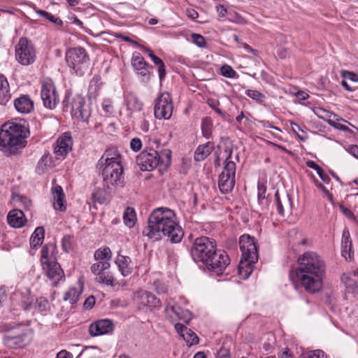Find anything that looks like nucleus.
Returning a JSON list of instances; mask_svg holds the SVG:
<instances>
[{
  "label": "nucleus",
  "mask_w": 358,
  "mask_h": 358,
  "mask_svg": "<svg viewBox=\"0 0 358 358\" xmlns=\"http://www.w3.org/2000/svg\"><path fill=\"white\" fill-rule=\"evenodd\" d=\"M232 152L233 150L230 148H227L224 150L227 156L224 162L225 164L218 180L219 189L223 194L231 192L236 182L235 176L236 166L235 162L231 159Z\"/></svg>",
  "instance_id": "obj_7"
},
{
  "label": "nucleus",
  "mask_w": 358,
  "mask_h": 358,
  "mask_svg": "<svg viewBox=\"0 0 358 358\" xmlns=\"http://www.w3.org/2000/svg\"><path fill=\"white\" fill-rule=\"evenodd\" d=\"M50 164V157L48 155H43L39 162H38L36 166V171L39 174H41L45 172L48 166Z\"/></svg>",
  "instance_id": "obj_47"
},
{
  "label": "nucleus",
  "mask_w": 358,
  "mask_h": 358,
  "mask_svg": "<svg viewBox=\"0 0 358 358\" xmlns=\"http://www.w3.org/2000/svg\"><path fill=\"white\" fill-rule=\"evenodd\" d=\"M42 268L54 286H56L60 281L65 279L63 269L61 268L60 264L55 260L48 264L43 263Z\"/></svg>",
  "instance_id": "obj_16"
},
{
  "label": "nucleus",
  "mask_w": 358,
  "mask_h": 358,
  "mask_svg": "<svg viewBox=\"0 0 358 358\" xmlns=\"http://www.w3.org/2000/svg\"><path fill=\"white\" fill-rule=\"evenodd\" d=\"M170 310L179 320H182L187 324H188L192 318L190 311L187 309H182L178 305L172 306Z\"/></svg>",
  "instance_id": "obj_33"
},
{
  "label": "nucleus",
  "mask_w": 358,
  "mask_h": 358,
  "mask_svg": "<svg viewBox=\"0 0 358 358\" xmlns=\"http://www.w3.org/2000/svg\"><path fill=\"white\" fill-rule=\"evenodd\" d=\"M334 117L336 118L335 120L331 119V120H329V124L331 127L341 131H350L349 128L346 125L341 123V121L348 122L346 120H343V118H338V116Z\"/></svg>",
  "instance_id": "obj_48"
},
{
  "label": "nucleus",
  "mask_w": 358,
  "mask_h": 358,
  "mask_svg": "<svg viewBox=\"0 0 358 358\" xmlns=\"http://www.w3.org/2000/svg\"><path fill=\"white\" fill-rule=\"evenodd\" d=\"M52 193L54 198V208L55 210H59L60 211L66 210V201H65V195L63 191V189L59 185H55L52 188Z\"/></svg>",
  "instance_id": "obj_26"
},
{
  "label": "nucleus",
  "mask_w": 358,
  "mask_h": 358,
  "mask_svg": "<svg viewBox=\"0 0 358 358\" xmlns=\"http://www.w3.org/2000/svg\"><path fill=\"white\" fill-rule=\"evenodd\" d=\"M213 122L212 120L208 117H204L201 122V130L203 135L208 138L212 134Z\"/></svg>",
  "instance_id": "obj_42"
},
{
  "label": "nucleus",
  "mask_w": 358,
  "mask_h": 358,
  "mask_svg": "<svg viewBox=\"0 0 358 358\" xmlns=\"http://www.w3.org/2000/svg\"><path fill=\"white\" fill-rule=\"evenodd\" d=\"M192 39L194 44H196L199 48H204L206 45V42L205 38L199 34H192L191 35Z\"/></svg>",
  "instance_id": "obj_50"
},
{
  "label": "nucleus",
  "mask_w": 358,
  "mask_h": 358,
  "mask_svg": "<svg viewBox=\"0 0 358 358\" xmlns=\"http://www.w3.org/2000/svg\"><path fill=\"white\" fill-rule=\"evenodd\" d=\"M207 103L208 106L213 109L217 114L221 116H224V113L222 111L221 109L218 108L219 103L213 99H208Z\"/></svg>",
  "instance_id": "obj_57"
},
{
  "label": "nucleus",
  "mask_w": 358,
  "mask_h": 358,
  "mask_svg": "<svg viewBox=\"0 0 358 358\" xmlns=\"http://www.w3.org/2000/svg\"><path fill=\"white\" fill-rule=\"evenodd\" d=\"M64 106L70 108L71 113L74 118L87 122L90 116V109L85 106V100L80 94H76L72 99L66 97L63 102Z\"/></svg>",
  "instance_id": "obj_9"
},
{
  "label": "nucleus",
  "mask_w": 358,
  "mask_h": 358,
  "mask_svg": "<svg viewBox=\"0 0 358 358\" xmlns=\"http://www.w3.org/2000/svg\"><path fill=\"white\" fill-rule=\"evenodd\" d=\"M11 98L9 83L5 76H0V104L6 105Z\"/></svg>",
  "instance_id": "obj_27"
},
{
  "label": "nucleus",
  "mask_w": 358,
  "mask_h": 358,
  "mask_svg": "<svg viewBox=\"0 0 358 358\" xmlns=\"http://www.w3.org/2000/svg\"><path fill=\"white\" fill-rule=\"evenodd\" d=\"M142 50L145 53H147L148 55V56L150 57V59H152L155 64H157L162 62V60L159 57L154 55L152 50H151L150 49L145 47H142Z\"/></svg>",
  "instance_id": "obj_55"
},
{
  "label": "nucleus",
  "mask_w": 358,
  "mask_h": 358,
  "mask_svg": "<svg viewBox=\"0 0 358 358\" xmlns=\"http://www.w3.org/2000/svg\"><path fill=\"white\" fill-rule=\"evenodd\" d=\"M229 263L230 259L227 254L223 250H217L215 254H213V255L204 262L203 265L208 271L220 274L222 273Z\"/></svg>",
  "instance_id": "obj_14"
},
{
  "label": "nucleus",
  "mask_w": 358,
  "mask_h": 358,
  "mask_svg": "<svg viewBox=\"0 0 358 358\" xmlns=\"http://www.w3.org/2000/svg\"><path fill=\"white\" fill-rule=\"evenodd\" d=\"M126 102L128 110L131 111H141L143 103L139 98L132 92H129L126 96Z\"/></svg>",
  "instance_id": "obj_29"
},
{
  "label": "nucleus",
  "mask_w": 358,
  "mask_h": 358,
  "mask_svg": "<svg viewBox=\"0 0 358 358\" xmlns=\"http://www.w3.org/2000/svg\"><path fill=\"white\" fill-rule=\"evenodd\" d=\"M36 13L38 14L40 16L45 17L47 20L57 25L62 26L63 24L62 20L59 17H57L45 10H36Z\"/></svg>",
  "instance_id": "obj_44"
},
{
  "label": "nucleus",
  "mask_w": 358,
  "mask_h": 358,
  "mask_svg": "<svg viewBox=\"0 0 358 358\" xmlns=\"http://www.w3.org/2000/svg\"><path fill=\"white\" fill-rule=\"evenodd\" d=\"M81 292V287H71L64 294L63 299L73 305L78 301Z\"/></svg>",
  "instance_id": "obj_32"
},
{
  "label": "nucleus",
  "mask_w": 358,
  "mask_h": 358,
  "mask_svg": "<svg viewBox=\"0 0 358 358\" xmlns=\"http://www.w3.org/2000/svg\"><path fill=\"white\" fill-rule=\"evenodd\" d=\"M96 281L101 284H104L108 286H113L114 278L109 271H104L101 273L96 277Z\"/></svg>",
  "instance_id": "obj_41"
},
{
  "label": "nucleus",
  "mask_w": 358,
  "mask_h": 358,
  "mask_svg": "<svg viewBox=\"0 0 358 358\" xmlns=\"http://www.w3.org/2000/svg\"><path fill=\"white\" fill-rule=\"evenodd\" d=\"M313 113L315 115H317L320 119L326 121L329 124V120H331V117L332 116L337 117L335 113H333L329 110H327L320 107H316L313 109Z\"/></svg>",
  "instance_id": "obj_39"
},
{
  "label": "nucleus",
  "mask_w": 358,
  "mask_h": 358,
  "mask_svg": "<svg viewBox=\"0 0 358 358\" xmlns=\"http://www.w3.org/2000/svg\"><path fill=\"white\" fill-rule=\"evenodd\" d=\"M65 59L67 66L76 76H83L89 68L90 57L85 49L82 47L68 49L66 52Z\"/></svg>",
  "instance_id": "obj_6"
},
{
  "label": "nucleus",
  "mask_w": 358,
  "mask_h": 358,
  "mask_svg": "<svg viewBox=\"0 0 358 358\" xmlns=\"http://www.w3.org/2000/svg\"><path fill=\"white\" fill-rule=\"evenodd\" d=\"M173 101L170 94L162 93L157 99L154 107V115L159 120H169L173 113Z\"/></svg>",
  "instance_id": "obj_12"
},
{
  "label": "nucleus",
  "mask_w": 358,
  "mask_h": 358,
  "mask_svg": "<svg viewBox=\"0 0 358 358\" xmlns=\"http://www.w3.org/2000/svg\"><path fill=\"white\" fill-rule=\"evenodd\" d=\"M62 248L65 252H69L71 248V237L70 236H65L62 241Z\"/></svg>",
  "instance_id": "obj_59"
},
{
  "label": "nucleus",
  "mask_w": 358,
  "mask_h": 358,
  "mask_svg": "<svg viewBox=\"0 0 358 358\" xmlns=\"http://www.w3.org/2000/svg\"><path fill=\"white\" fill-rule=\"evenodd\" d=\"M162 157L153 148H146L136 157V164L141 170L151 171L159 164Z\"/></svg>",
  "instance_id": "obj_11"
},
{
  "label": "nucleus",
  "mask_w": 358,
  "mask_h": 358,
  "mask_svg": "<svg viewBox=\"0 0 358 358\" xmlns=\"http://www.w3.org/2000/svg\"><path fill=\"white\" fill-rule=\"evenodd\" d=\"M316 172L324 182L329 183L330 182L331 179L329 176L324 173L322 169L320 166L319 169L316 171Z\"/></svg>",
  "instance_id": "obj_61"
},
{
  "label": "nucleus",
  "mask_w": 358,
  "mask_h": 358,
  "mask_svg": "<svg viewBox=\"0 0 358 358\" xmlns=\"http://www.w3.org/2000/svg\"><path fill=\"white\" fill-rule=\"evenodd\" d=\"M131 65L135 71L141 76H145L149 73V71L147 68L148 64L142 55L138 52L133 54Z\"/></svg>",
  "instance_id": "obj_25"
},
{
  "label": "nucleus",
  "mask_w": 358,
  "mask_h": 358,
  "mask_svg": "<svg viewBox=\"0 0 358 358\" xmlns=\"http://www.w3.org/2000/svg\"><path fill=\"white\" fill-rule=\"evenodd\" d=\"M256 262H249L247 260L241 259L238 265V274L241 279H247L253 271V265Z\"/></svg>",
  "instance_id": "obj_31"
},
{
  "label": "nucleus",
  "mask_w": 358,
  "mask_h": 358,
  "mask_svg": "<svg viewBox=\"0 0 358 358\" xmlns=\"http://www.w3.org/2000/svg\"><path fill=\"white\" fill-rule=\"evenodd\" d=\"M323 351L315 350L306 355L303 358H323Z\"/></svg>",
  "instance_id": "obj_60"
},
{
  "label": "nucleus",
  "mask_w": 358,
  "mask_h": 358,
  "mask_svg": "<svg viewBox=\"0 0 358 358\" xmlns=\"http://www.w3.org/2000/svg\"><path fill=\"white\" fill-rule=\"evenodd\" d=\"M216 250V243L213 239L200 236L193 241L190 253L194 262L204 264Z\"/></svg>",
  "instance_id": "obj_8"
},
{
  "label": "nucleus",
  "mask_w": 358,
  "mask_h": 358,
  "mask_svg": "<svg viewBox=\"0 0 358 358\" xmlns=\"http://www.w3.org/2000/svg\"><path fill=\"white\" fill-rule=\"evenodd\" d=\"M14 106L17 112L27 114L34 109V101L29 95L23 94L15 99Z\"/></svg>",
  "instance_id": "obj_20"
},
{
  "label": "nucleus",
  "mask_w": 358,
  "mask_h": 358,
  "mask_svg": "<svg viewBox=\"0 0 358 358\" xmlns=\"http://www.w3.org/2000/svg\"><path fill=\"white\" fill-rule=\"evenodd\" d=\"M213 146L208 142L197 147L194 152V159L197 162L205 159L213 151Z\"/></svg>",
  "instance_id": "obj_30"
},
{
  "label": "nucleus",
  "mask_w": 358,
  "mask_h": 358,
  "mask_svg": "<svg viewBox=\"0 0 358 358\" xmlns=\"http://www.w3.org/2000/svg\"><path fill=\"white\" fill-rule=\"evenodd\" d=\"M358 271H354L348 273H344L342 276V281L349 292L355 293L357 289V275Z\"/></svg>",
  "instance_id": "obj_28"
},
{
  "label": "nucleus",
  "mask_w": 358,
  "mask_h": 358,
  "mask_svg": "<svg viewBox=\"0 0 358 358\" xmlns=\"http://www.w3.org/2000/svg\"><path fill=\"white\" fill-rule=\"evenodd\" d=\"M298 267L289 273L290 279L300 282L306 291L316 293L321 290L326 274V263L317 253L304 252L298 258Z\"/></svg>",
  "instance_id": "obj_1"
},
{
  "label": "nucleus",
  "mask_w": 358,
  "mask_h": 358,
  "mask_svg": "<svg viewBox=\"0 0 358 358\" xmlns=\"http://www.w3.org/2000/svg\"><path fill=\"white\" fill-rule=\"evenodd\" d=\"M115 264L122 276L126 277L130 275L134 268L131 259L128 256L118 254L115 259Z\"/></svg>",
  "instance_id": "obj_23"
},
{
  "label": "nucleus",
  "mask_w": 358,
  "mask_h": 358,
  "mask_svg": "<svg viewBox=\"0 0 358 358\" xmlns=\"http://www.w3.org/2000/svg\"><path fill=\"white\" fill-rule=\"evenodd\" d=\"M0 331H6L3 337V344L10 349H20L27 346L32 339L29 328L22 324L11 327L10 324L0 325Z\"/></svg>",
  "instance_id": "obj_5"
},
{
  "label": "nucleus",
  "mask_w": 358,
  "mask_h": 358,
  "mask_svg": "<svg viewBox=\"0 0 358 358\" xmlns=\"http://www.w3.org/2000/svg\"><path fill=\"white\" fill-rule=\"evenodd\" d=\"M274 205L276 207L278 213L282 216H284L285 208L289 211L292 208V201L289 195L282 194L280 196L278 190H276L275 193Z\"/></svg>",
  "instance_id": "obj_21"
},
{
  "label": "nucleus",
  "mask_w": 358,
  "mask_h": 358,
  "mask_svg": "<svg viewBox=\"0 0 358 358\" xmlns=\"http://www.w3.org/2000/svg\"><path fill=\"white\" fill-rule=\"evenodd\" d=\"M220 71L221 74L226 78H232L236 75V71L230 66L227 64L223 65Z\"/></svg>",
  "instance_id": "obj_51"
},
{
  "label": "nucleus",
  "mask_w": 358,
  "mask_h": 358,
  "mask_svg": "<svg viewBox=\"0 0 358 358\" xmlns=\"http://www.w3.org/2000/svg\"><path fill=\"white\" fill-rule=\"evenodd\" d=\"M17 61L24 66L33 64L36 59V50L32 43L22 38L15 46Z\"/></svg>",
  "instance_id": "obj_10"
},
{
  "label": "nucleus",
  "mask_w": 358,
  "mask_h": 358,
  "mask_svg": "<svg viewBox=\"0 0 358 358\" xmlns=\"http://www.w3.org/2000/svg\"><path fill=\"white\" fill-rule=\"evenodd\" d=\"M290 124L292 127V131L297 136L299 139L301 141H306L307 140V136H301L298 133V131H303L300 126L294 122H291Z\"/></svg>",
  "instance_id": "obj_56"
},
{
  "label": "nucleus",
  "mask_w": 358,
  "mask_h": 358,
  "mask_svg": "<svg viewBox=\"0 0 358 358\" xmlns=\"http://www.w3.org/2000/svg\"><path fill=\"white\" fill-rule=\"evenodd\" d=\"M54 250L55 247L53 245H46L43 247L41 250V266L43 265V263L48 264L50 262H52L49 257L50 250Z\"/></svg>",
  "instance_id": "obj_45"
},
{
  "label": "nucleus",
  "mask_w": 358,
  "mask_h": 358,
  "mask_svg": "<svg viewBox=\"0 0 358 358\" xmlns=\"http://www.w3.org/2000/svg\"><path fill=\"white\" fill-rule=\"evenodd\" d=\"M347 150L349 153H350L354 157L358 158V145H352L348 146Z\"/></svg>",
  "instance_id": "obj_64"
},
{
  "label": "nucleus",
  "mask_w": 358,
  "mask_h": 358,
  "mask_svg": "<svg viewBox=\"0 0 358 358\" xmlns=\"http://www.w3.org/2000/svg\"><path fill=\"white\" fill-rule=\"evenodd\" d=\"M257 190L258 202L259 205L266 208L268 206V200L266 197V187L263 183H258Z\"/></svg>",
  "instance_id": "obj_40"
},
{
  "label": "nucleus",
  "mask_w": 358,
  "mask_h": 358,
  "mask_svg": "<svg viewBox=\"0 0 358 358\" xmlns=\"http://www.w3.org/2000/svg\"><path fill=\"white\" fill-rule=\"evenodd\" d=\"M143 234L154 241H159L166 236L173 243H180L184 231L176 221L175 213L167 208H158L149 216L148 225L144 227Z\"/></svg>",
  "instance_id": "obj_2"
},
{
  "label": "nucleus",
  "mask_w": 358,
  "mask_h": 358,
  "mask_svg": "<svg viewBox=\"0 0 358 358\" xmlns=\"http://www.w3.org/2000/svg\"><path fill=\"white\" fill-rule=\"evenodd\" d=\"M341 245L342 247L345 248L347 246H352L350 231L348 229H345L343 231Z\"/></svg>",
  "instance_id": "obj_52"
},
{
  "label": "nucleus",
  "mask_w": 358,
  "mask_h": 358,
  "mask_svg": "<svg viewBox=\"0 0 358 358\" xmlns=\"http://www.w3.org/2000/svg\"><path fill=\"white\" fill-rule=\"evenodd\" d=\"M130 148L134 152L139 151L142 148V142L138 138H134L130 141Z\"/></svg>",
  "instance_id": "obj_54"
},
{
  "label": "nucleus",
  "mask_w": 358,
  "mask_h": 358,
  "mask_svg": "<svg viewBox=\"0 0 358 358\" xmlns=\"http://www.w3.org/2000/svg\"><path fill=\"white\" fill-rule=\"evenodd\" d=\"M45 230L43 227H37L30 238V246L36 248L41 245L44 238Z\"/></svg>",
  "instance_id": "obj_34"
},
{
  "label": "nucleus",
  "mask_w": 358,
  "mask_h": 358,
  "mask_svg": "<svg viewBox=\"0 0 358 358\" xmlns=\"http://www.w3.org/2000/svg\"><path fill=\"white\" fill-rule=\"evenodd\" d=\"M342 77L344 79H348L353 82H358V75L348 71H345L342 72Z\"/></svg>",
  "instance_id": "obj_58"
},
{
  "label": "nucleus",
  "mask_w": 358,
  "mask_h": 358,
  "mask_svg": "<svg viewBox=\"0 0 358 358\" xmlns=\"http://www.w3.org/2000/svg\"><path fill=\"white\" fill-rule=\"evenodd\" d=\"M175 329L183 338L189 345H196L199 343V337L196 334L181 323H176Z\"/></svg>",
  "instance_id": "obj_22"
},
{
  "label": "nucleus",
  "mask_w": 358,
  "mask_h": 358,
  "mask_svg": "<svg viewBox=\"0 0 358 358\" xmlns=\"http://www.w3.org/2000/svg\"><path fill=\"white\" fill-rule=\"evenodd\" d=\"M239 244L242 252L241 259L247 260L249 262H257L258 252L255 238L248 234L242 235L239 238Z\"/></svg>",
  "instance_id": "obj_13"
},
{
  "label": "nucleus",
  "mask_w": 358,
  "mask_h": 358,
  "mask_svg": "<svg viewBox=\"0 0 358 358\" xmlns=\"http://www.w3.org/2000/svg\"><path fill=\"white\" fill-rule=\"evenodd\" d=\"M94 259L96 261H109L112 257V252L108 247L101 248L94 252Z\"/></svg>",
  "instance_id": "obj_37"
},
{
  "label": "nucleus",
  "mask_w": 358,
  "mask_h": 358,
  "mask_svg": "<svg viewBox=\"0 0 358 358\" xmlns=\"http://www.w3.org/2000/svg\"><path fill=\"white\" fill-rule=\"evenodd\" d=\"M135 297L136 301L143 306H160L159 300L151 292L140 290L136 293Z\"/></svg>",
  "instance_id": "obj_19"
},
{
  "label": "nucleus",
  "mask_w": 358,
  "mask_h": 358,
  "mask_svg": "<svg viewBox=\"0 0 358 358\" xmlns=\"http://www.w3.org/2000/svg\"><path fill=\"white\" fill-rule=\"evenodd\" d=\"M108 190L106 187L103 189H96L92 194L93 200L101 204L104 203L110 198Z\"/></svg>",
  "instance_id": "obj_36"
},
{
  "label": "nucleus",
  "mask_w": 358,
  "mask_h": 358,
  "mask_svg": "<svg viewBox=\"0 0 358 358\" xmlns=\"http://www.w3.org/2000/svg\"><path fill=\"white\" fill-rule=\"evenodd\" d=\"M7 220L8 224L14 228L23 227L27 221L23 210L18 209L10 211Z\"/></svg>",
  "instance_id": "obj_24"
},
{
  "label": "nucleus",
  "mask_w": 358,
  "mask_h": 358,
  "mask_svg": "<svg viewBox=\"0 0 358 358\" xmlns=\"http://www.w3.org/2000/svg\"><path fill=\"white\" fill-rule=\"evenodd\" d=\"M102 108L107 115H110L113 113V103L109 99H106L102 103Z\"/></svg>",
  "instance_id": "obj_53"
},
{
  "label": "nucleus",
  "mask_w": 358,
  "mask_h": 358,
  "mask_svg": "<svg viewBox=\"0 0 358 358\" xmlns=\"http://www.w3.org/2000/svg\"><path fill=\"white\" fill-rule=\"evenodd\" d=\"M123 220L125 225L129 228L133 227L136 221V212L133 208L127 207L123 214Z\"/></svg>",
  "instance_id": "obj_35"
},
{
  "label": "nucleus",
  "mask_w": 358,
  "mask_h": 358,
  "mask_svg": "<svg viewBox=\"0 0 358 358\" xmlns=\"http://www.w3.org/2000/svg\"><path fill=\"white\" fill-rule=\"evenodd\" d=\"M35 308L41 313L46 312L48 307V301L44 297H40L36 299Z\"/></svg>",
  "instance_id": "obj_49"
},
{
  "label": "nucleus",
  "mask_w": 358,
  "mask_h": 358,
  "mask_svg": "<svg viewBox=\"0 0 358 358\" xmlns=\"http://www.w3.org/2000/svg\"><path fill=\"white\" fill-rule=\"evenodd\" d=\"M13 200L15 205L18 206H22L25 210H29L31 206V200L22 195L14 196Z\"/></svg>",
  "instance_id": "obj_43"
},
{
  "label": "nucleus",
  "mask_w": 358,
  "mask_h": 358,
  "mask_svg": "<svg viewBox=\"0 0 358 358\" xmlns=\"http://www.w3.org/2000/svg\"><path fill=\"white\" fill-rule=\"evenodd\" d=\"M113 329L114 325L111 320H99L90 325L89 333L91 336L95 337L111 333Z\"/></svg>",
  "instance_id": "obj_17"
},
{
  "label": "nucleus",
  "mask_w": 358,
  "mask_h": 358,
  "mask_svg": "<svg viewBox=\"0 0 358 358\" xmlns=\"http://www.w3.org/2000/svg\"><path fill=\"white\" fill-rule=\"evenodd\" d=\"M97 262L93 264L91 266V271L98 276L101 273L109 269L110 264L108 261H96Z\"/></svg>",
  "instance_id": "obj_38"
},
{
  "label": "nucleus",
  "mask_w": 358,
  "mask_h": 358,
  "mask_svg": "<svg viewBox=\"0 0 358 358\" xmlns=\"http://www.w3.org/2000/svg\"><path fill=\"white\" fill-rule=\"evenodd\" d=\"M73 140L70 134L65 133L57 141L54 148L55 153L57 156H66L71 150Z\"/></svg>",
  "instance_id": "obj_18"
},
{
  "label": "nucleus",
  "mask_w": 358,
  "mask_h": 358,
  "mask_svg": "<svg viewBox=\"0 0 358 358\" xmlns=\"http://www.w3.org/2000/svg\"><path fill=\"white\" fill-rule=\"evenodd\" d=\"M315 185L321 189L330 199H332V194L329 192V191L317 180H315Z\"/></svg>",
  "instance_id": "obj_62"
},
{
  "label": "nucleus",
  "mask_w": 358,
  "mask_h": 358,
  "mask_svg": "<svg viewBox=\"0 0 358 358\" xmlns=\"http://www.w3.org/2000/svg\"><path fill=\"white\" fill-rule=\"evenodd\" d=\"M245 94L250 99L259 103H262L266 99L265 95L257 90H247Z\"/></svg>",
  "instance_id": "obj_46"
},
{
  "label": "nucleus",
  "mask_w": 358,
  "mask_h": 358,
  "mask_svg": "<svg viewBox=\"0 0 358 358\" xmlns=\"http://www.w3.org/2000/svg\"><path fill=\"white\" fill-rule=\"evenodd\" d=\"M41 96L45 107L53 109L59 103V98L52 80H45L43 83Z\"/></svg>",
  "instance_id": "obj_15"
},
{
  "label": "nucleus",
  "mask_w": 358,
  "mask_h": 358,
  "mask_svg": "<svg viewBox=\"0 0 358 358\" xmlns=\"http://www.w3.org/2000/svg\"><path fill=\"white\" fill-rule=\"evenodd\" d=\"M94 303L95 298L93 296H90L85 299L83 305L85 308H92Z\"/></svg>",
  "instance_id": "obj_63"
},
{
  "label": "nucleus",
  "mask_w": 358,
  "mask_h": 358,
  "mask_svg": "<svg viewBox=\"0 0 358 358\" xmlns=\"http://www.w3.org/2000/svg\"><path fill=\"white\" fill-rule=\"evenodd\" d=\"M29 130L24 125L15 122H7L0 131V150L6 155H14L26 145Z\"/></svg>",
  "instance_id": "obj_4"
},
{
  "label": "nucleus",
  "mask_w": 358,
  "mask_h": 358,
  "mask_svg": "<svg viewBox=\"0 0 358 358\" xmlns=\"http://www.w3.org/2000/svg\"><path fill=\"white\" fill-rule=\"evenodd\" d=\"M122 157L117 149L109 148L99 160L103 185L108 189L123 187L124 182Z\"/></svg>",
  "instance_id": "obj_3"
}]
</instances>
